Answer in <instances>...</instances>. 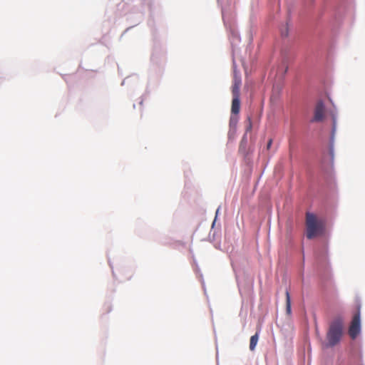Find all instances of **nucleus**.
Instances as JSON below:
<instances>
[{
  "mask_svg": "<svg viewBox=\"0 0 365 365\" xmlns=\"http://www.w3.org/2000/svg\"><path fill=\"white\" fill-rule=\"evenodd\" d=\"M324 227L323 221L319 220L314 214L310 212L306 214V235L308 239L311 240L322 235Z\"/></svg>",
  "mask_w": 365,
  "mask_h": 365,
  "instance_id": "f257e3e1",
  "label": "nucleus"
},
{
  "mask_svg": "<svg viewBox=\"0 0 365 365\" xmlns=\"http://www.w3.org/2000/svg\"><path fill=\"white\" fill-rule=\"evenodd\" d=\"M240 110V97H232L231 112L232 114L237 115Z\"/></svg>",
  "mask_w": 365,
  "mask_h": 365,
  "instance_id": "39448f33",
  "label": "nucleus"
},
{
  "mask_svg": "<svg viewBox=\"0 0 365 365\" xmlns=\"http://www.w3.org/2000/svg\"><path fill=\"white\" fill-rule=\"evenodd\" d=\"M232 97H240V86L232 85Z\"/></svg>",
  "mask_w": 365,
  "mask_h": 365,
  "instance_id": "1a4fd4ad",
  "label": "nucleus"
},
{
  "mask_svg": "<svg viewBox=\"0 0 365 365\" xmlns=\"http://www.w3.org/2000/svg\"><path fill=\"white\" fill-rule=\"evenodd\" d=\"M131 275H130L129 277H126V279H130L131 278Z\"/></svg>",
  "mask_w": 365,
  "mask_h": 365,
  "instance_id": "ddd939ff",
  "label": "nucleus"
},
{
  "mask_svg": "<svg viewBox=\"0 0 365 365\" xmlns=\"http://www.w3.org/2000/svg\"><path fill=\"white\" fill-rule=\"evenodd\" d=\"M233 85L241 86V79H240V77H237V76H235L234 81H233Z\"/></svg>",
  "mask_w": 365,
  "mask_h": 365,
  "instance_id": "9d476101",
  "label": "nucleus"
},
{
  "mask_svg": "<svg viewBox=\"0 0 365 365\" xmlns=\"http://www.w3.org/2000/svg\"><path fill=\"white\" fill-rule=\"evenodd\" d=\"M259 339V334L256 333L255 335L252 336L250 341V349L251 351H254L257 346Z\"/></svg>",
  "mask_w": 365,
  "mask_h": 365,
  "instance_id": "423d86ee",
  "label": "nucleus"
},
{
  "mask_svg": "<svg viewBox=\"0 0 365 365\" xmlns=\"http://www.w3.org/2000/svg\"><path fill=\"white\" fill-rule=\"evenodd\" d=\"M343 334V322L341 319H336L329 324L327 333L328 346H334L341 340Z\"/></svg>",
  "mask_w": 365,
  "mask_h": 365,
  "instance_id": "f03ea898",
  "label": "nucleus"
},
{
  "mask_svg": "<svg viewBox=\"0 0 365 365\" xmlns=\"http://www.w3.org/2000/svg\"><path fill=\"white\" fill-rule=\"evenodd\" d=\"M325 115V106L322 101H317L314 111V117L312 122H321Z\"/></svg>",
  "mask_w": 365,
  "mask_h": 365,
  "instance_id": "20e7f679",
  "label": "nucleus"
},
{
  "mask_svg": "<svg viewBox=\"0 0 365 365\" xmlns=\"http://www.w3.org/2000/svg\"><path fill=\"white\" fill-rule=\"evenodd\" d=\"M357 309V312L354 315L349 329V334L352 339H356L361 331L359 306L358 307Z\"/></svg>",
  "mask_w": 365,
  "mask_h": 365,
  "instance_id": "7ed1b4c3",
  "label": "nucleus"
},
{
  "mask_svg": "<svg viewBox=\"0 0 365 365\" xmlns=\"http://www.w3.org/2000/svg\"><path fill=\"white\" fill-rule=\"evenodd\" d=\"M282 35L283 36H287V35H288V29H287V28H286L284 31H282Z\"/></svg>",
  "mask_w": 365,
  "mask_h": 365,
  "instance_id": "9b49d317",
  "label": "nucleus"
},
{
  "mask_svg": "<svg viewBox=\"0 0 365 365\" xmlns=\"http://www.w3.org/2000/svg\"><path fill=\"white\" fill-rule=\"evenodd\" d=\"M236 124H237V120L235 119L233 117H231L230 120V132H229L230 135L232 133H234V131H235L234 130L235 129Z\"/></svg>",
  "mask_w": 365,
  "mask_h": 365,
  "instance_id": "6e6552de",
  "label": "nucleus"
},
{
  "mask_svg": "<svg viewBox=\"0 0 365 365\" xmlns=\"http://www.w3.org/2000/svg\"><path fill=\"white\" fill-rule=\"evenodd\" d=\"M285 295H286V309H287V314H289L291 313V299H290V294H289V292L288 290H286Z\"/></svg>",
  "mask_w": 365,
  "mask_h": 365,
  "instance_id": "0eeeda50",
  "label": "nucleus"
},
{
  "mask_svg": "<svg viewBox=\"0 0 365 365\" xmlns=\"http://www.w3.org/2000/svg\"><path fill=\"white\" fill-rule=\"evenodd\" d=\"M272 143V139L269 140L267 146V149H269L271 147Z\"/></svg>",
  "mask_w": 365,
  "mask_h": 365,
  "instance_id": "f8f14e48",
  "label": "nucleus"
}]
</instances>
